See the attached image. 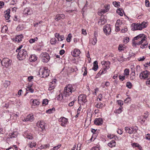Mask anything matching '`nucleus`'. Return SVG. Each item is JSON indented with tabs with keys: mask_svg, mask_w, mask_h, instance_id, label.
<instances>
[{
	"mask_svg": "<svg viewBox=\"0 0 150 150\" xmlns=\"http://www.w3.org/2000/svg\"><path fill=\"white\" fill-rule=\"evenodd\" d=\"M25 137L28 139H33V137L30 133H27L25 135Z\"/></svg>",
	"mask_w": 150,
	"mask_h": 150,
	"instance_id": "nucleus-34",
	"label": "nucleus"
},
{
	"mask_svg": "<svg viewBox=\"0 0 150 150\" xmlns=\"http://www.w3.org/2000/svg\"><path fill=\"white\" fill-rule=\"evenodd\" d=\"M132 146L133 147H138L140 150H141V146L139 144L136 143H133L132 145Z\"/></svg>",
	"mask_w": 150,
	"mask_h": 150,
	"instance_id": "nucleus-41",
	"label": "nucleus"
},
{
	"mask_svg": "<svg viewBox=\"0 0 150 150\" xmlns=\"http://www.w3.org/2000/svg\"><path fill=\"white\" fill-rule=\"evenodd\" d=\"M30 102L31 103H32V105H38L40 104L39 101L36 99H31L30 100Z\"/></svg>",
	"mask_w": 150,
	"mask_h": 150,
	"instance_id": "nucleus-18",
	"label": "nucleus"
},
{
	"mask_svg": "<svg viewBox=\"0 0 150 150\" xmlns=\"http://www.w3.org/2000/svg\"><path fill=\"white\" fill-rule=\"evenodd\" d=\"M118 60L119 61L122 62L124 60H125V59L123 58L122 56H120L117 58Z\"/></svg>",
	"mask_w": 150,
	"mask_h": 150,
	"instance_id": "nucleus-45",
	"label": "nucleus"
},
{
	"mask_svg": "<svg viewBox=\"0 0 150 150\" xmlns=\"http://www.w3.org/2000/svg\"><path fill=\"white\" fill-rule=\"evenodd\" d=\"M132 84L130 82H128L126 83V86L129 88H131L132 87Z\"/></svg>",
	"mask_w": 150,
	"mask_h": 150,
	"instance_id": "nucleus-50",
	"label": "nucleus"
},
{
	"mask_svg": "<svg viewBox=\"0 0 150 150\" xmlns=\"http://www.w3.org/2000/svg\"><path fill=\"white\" fill-rule=\"evenodd\" d=\"M135 74L134 71L132 72V75L130 76V79L132 80H133L135 79Z\"/></svg>",
	"mask_w": 150,
	"mask_h": 150,
	"instance_id": "nucleus-49",
	"label": "nucleus"
},
{
	"mask_svg": "<svg viewBox=\"0 0 150 150\" xmlns=\"http://www.w3.org/2000/svg\"><path fill=\"white\" fill-rule=\"evenodd\" d=\"M125 130L126 132L129 134H132L133 133V129L131 128L128 127H125Z\"/></svg>",
	"mask_w": 150,
	"mask_h": 150,
	"instance_id": "nucleus-22",
	"label": "nucleus"
},
{
	"mask_svg": "<svg viewBox=\"0 0 150 150\" xmlns=\"http://www.w3.org/2000/svg\"><path fill=\"white\" fill-rule=\"evenodd\" d=\"M97 42V38H92L91 40H90V41L89 42V43L90 44H91L93 45H95L96 43Z\"/></svg>",
	"mask_w": 150,
	"mask_h": 150,
	"instance_id": "nucleus-25",
	"label": "nucleus"
},
{
	"mask_svg": "<svg viewBox=\"0 0 150 150\" xmlns=\"http://www.w3.org/2000/svg\"><path fill=\"white\" fill-rule=\"evenodd\" d=\"M150 74V73L148 71L145 70L141 73L139 75V77L141 79H144L147 78Z\"/></svg>",
	"mask_w": 150,
	"mask_h": 150,
	"instance_id": "nucleus-9",
	"label": "nucleus"
},
{
	"mask_svg": "<svg viewBox=\"0 0 150 150\" xmlns=\"http://www.w3.org/2000/svg\"><path fill=\"white\" fill-rule=\"evenodd\" d=\"M116 142L114 140H112L109 143L108 145L111 147H112L115 146Z\"/></svg>",
	"mask_w": 150,
	"mask_h": 150,
	"instance_id": "nucleus-27",
	"label": "nucleus"
},
{
	"mask_svg": "<svg viewBox=\"0 0 150 150\" xmlns=\"http://www.w3.org/2000/svg\"><path fill=\"white\" fill-rule=\"evenodd\" d=\"M140 24L137 23H132L131 25V29L132 30H141L140 27Z\"/></svg>",
	"mask_w": 150,
	"mask_h": 150,
	"instance_id": "nucleus-12",
	"label": "nucleus"
},
{
	"mask_svg": "<svg viewBox=\"0 0 150 150\" xmlns=\"http://www.w3.org/2000/svg\"><path fill=\"white\" fill-rule=\"evenodd\" d=\"M103 96L102 94H99L98 96V98L97 99V100L98 101V99L99 101H101L102 100Z\"/></svg>",
	"mask_w": 150,
	"mask_h": 150,
	"instance_id": "nucleus-58",
	"label": "nucleus"
},
{
	"mask_svg": "<svg viewBox=\"0 0 150 150\" xmlns=\"http://www.w3.org/2000/svg\"><path fill=\"white\" fill-rule=\"evenodd\" d=\"M56 39L55 38H52L50 40V43L52 44H55L56 43Z\"/></svg>",
	"mask_w": 150,
	"mask_h": 150,
	"instance_id": "nucleus-42",
	"label": "nucleus"
},
{
	"mask_svg": "<svg viewBox=\"0 0 150 150\" xmlns=\"http://www.w3.org/2000/svg\"><path fill=\"white\" fill-rule=\"evenodd\" d=\"M73 88L71 85H68L64 88L63 93V96L65 97L69 96L73 91Z\"/></svg>",
	"mask_w": 150,
	"mask_h": 150,
	"instance_id": "nucleus-3",
	"label": "nucleus"
},
{
	"mask_svg": "<svg viewBox=\"0 0 150 150\" xmlns=\"http://www.w3.org/2000/svg\"><path fill=\"white\" fill-rule=\"evenodd\" d=\"M122 10L120 8H119L117 9V13L119 15L121 16H122L123 15V14L121 11Z\"/></svg>",
	"mask_w": 150,
	"mask_h": 150,
	"instance_id": "nucleus-48",
	"label": "nucleus"
},
{
	"mask_svg": "<svg viewBox=\"0 0 150 150\" xmlns=\"http://www.w3.org/2000/svg\"><path fill=\"white\" fill-rule=\"evenodd\" d=\"M120 3L118 2L113 1V4L114 6L116 7H119L120 6Z\"/></svg>",
	"mask_w": 150,
	"mask_h": 150,
	"instance_id": "nucleus-39",
	"label": "nucleus"
},
{
	"mask_svg": "<svg viewBox=\"0 0 150 150\" xmlns=\"http://www.w3.org/2000/svg\"><path fill=\"white\" fill-rule=\"evenodd\" d=\"M23 13L24 15H30L32 13V11L30 8H26L24 9Z\"/></svg>",
	"mask_w": 150,
	"mask_h": 150,
	"instance_id": "nucleus-15",
	"label": "nucleus"
},
{
	"mask_svg": "<svg viewBox=\"0 0 150 150\" xmlns=\"http://www.w3.org/2000/svg\"><path fill=\"white\" fill-rule=\"evenodd\" d=\"M61 144H59V145H57V146H56L54 147L53 148V149H52V150H57L58 149H59L61 147Z\"/></svg>",
	"mask_w": 150,
	"mask_h": 150,
	"instance_id": "nucleus-52",
	"label": "nucleus"
},
{
	"mask_svg": "<svg viewBox=\"0 0 150 150\" xmlns=\"http://www.w3.org/2000/svg\"><path fill=\"white\" fill-rule=\"evenodd\" d=\"M119 78L120 80L123 81L125 79V77L124 76H123L122 75H120L119 76Z\"/></svg>",
	"mask_w": 150,
	"mask_h": 150,
	"instance_id": "nucleus-62",
	"label": "nucleus"
},
{
	"mask_svg": "<svg viewBox=\"0 0 150 150\" xmlns=\"http://www.w3.org/2000/svg\"><path fill=\"white\" fill-rule=\"evenodd\" d=\"M38 38L37 37H36L34 38L33 39H30L29 40V42L30 43H33L34 42H35V41H36L38 40Z\"/></svg>",
	"mask_w": 150,
	"mask_h": 150,
	"instance_id": "nucleus-37",
	"label": "nucleus"
},
{
	"mask_svg": "<svg viewBox=\"0 0 150 150\" xmlns=\"http://www.w3.org/2000/svg\"><path fill=\"white\" fill-rule=\"evenodd\" d=\"M83 70H84V72L83 75L84 76H85L87 75V73L86 67H82V71H83Z\"/></svg>",
	"mask_w": 150,
	"mask_h": 150,
	"instance_id": "nucleus-44",
	"label": "nucleus"
},
{
	"mask_svg": "<svg viewBox=\"0 0 150 150\" xmlns=\"http://www.w3.org/2000/svg\"><path fill=\"white\" fill-rule=\"evenodd\" d=\"M80 53V50L78 49H75L74 50L71 52L72 55L74 57L78 56Z\"/></svg>",
	"mask_w": 150,
	"mask_h": 150,
	"instance_id": "nucleus-14",
	"label": "nucleus"
},
{
	"mask_svg": "<svg viewBox=\"0 0 150 150\" xmlns=\"http://www.w3.org/2000/svg\"><path fill=\"white\" fill-rule=\"evenodd\" d=\"M40 72L42 75V77L43 78L46 77L49 75L50 71L46 67L43 69H40Z\"/></svg>",
	"mask_w": 150,
	"mask_h": 150,
	"instance_id": "nucleus-8",
	"label": "nucleus"
},
{
	"mask_svg": "<svg viewBox=\"0 0 150 150\" xmlns=\"http://www.w3.org/2000/svg\"><path fill=\"white\" fill-rule=\"evenodd\" d=\"M105 9L102 10L100 12L98 13V15L99 16H101L103 14L108 12L110 8V6L109 4L105 5L104 6Z\"/></svg>",
	"mask_w": 150,
	"mask_h": 150,
	"instance_id": "nucleus-11",
	"label": "nucleus"
},
{
	"mask_svg": "<svg viewBox=\"0 0 150 150\" xmlns=\"http://www.w3.org/2000/svg\"><path fill=\"white\" fill-rule=\"evenodd\" d=\"M55 110V108H53L51 109H50L48 110H47L46 112V113H48L49 114L52 113Z\"/></svg>",
	"mask_w": 150,
	"mask_h": 150,
	"instance_id": "nucleus-35",
	"label": "nucleus"
},
{
	"mask_svg": "<svg viewBox=\"0 0 150 150\" xmlns=\"http://www.w3.org/2000/svg\"><path fill=\"white\" fill-rule=\"evenodd\" d=\"M129 41V38L128 37H126L125 38L124 40V42L125 43H128Z\"/></svg>",
	"mask_w": 150,
	"mask_h": 150,
	"instance_id": "nucleus-61",
	"label": "nucleus"
},
{
	"mask_svg": "<svg viewBox=\"0 0 150 150\" xmlns=\"http://www.w3.org/2000/svg\"><path fill=\"white\" fill-rule=\"evenodd\" d=\"M10 84V82L8 81H6L4 83V87H7Z\"/></svg>",
	"mask_w": 150,
	"mask_h": 150,
	"instance_id": "nucleus-43",
	"label": "nucleus"
},
{
	"mask_svg": "<svg viewBox=\"0 0 150 150\" xmlns=\"http://www.w3.org/2000/svg\"><path fill=\"white\" fill-rule=\"evenodd\" d=\"M50 146V144H45L43 145H42L40 147V148L41 149H46L47 148L49 147Z\"/></svg>",
	"mask_w": 150,
	"mask_h": 150,
	"instance_id": "nucleus-38",
	"label": "nucleus"
},
{
	"mask_svg": "<svg viewBox=\"0 0 150 150\" xmlns=\"http://www.w3.org/2000/svg\"><path fill=\"white\" fill-rule=\"evenodd\" d=\"M18 135V133L17 132H13L9 134L8 136L9 138H13L17 137Z\"/></svg>",
	"mask_w": 150,
	"mask_h": 150,
	"instance_id": "nucleus-20",
	"label": "nucleus"
},
{
	"mask_svg": "<svg viewBox=\"0 0 150 150\" xmlns=\"http://www.w3.org/2000/svg\"><path fill=\"white\" fill-rule=\"evenodd\" d=\"M72 37V35L71 34L69 33L67 38V42H70V39Z\"/></svg>",
	"mask_w": 150,
	"mask_h": 150,
	"instance_id": "nucleus-51",
	"label": "nucleus"
},
{
	"mask_svg": "<svg viewBox=\"0 0 150 150\" xmlns=\"http://www.w3.org/2000/svg\"><path fill=\"white\" fill-rule=\"evenodd\" d=\"M98 69V62L96 61L93 63V66L92 68V69L96 71Z\"/></svg>",
	"mask_w": 150,
	"mask_h": 150,
	"instance_id": "nucleus-24",
	"label": "nucleus"
},
{
	"mask_svg": "<svg viewBox=\"0 0 150 150\" xmlns=\"http://www.w3.org/2000/svg\"><path fill=\"white\" fill-rule=\"evenodd\" d=\"M120 20H117L115 24V26H120Z\"/></svg>",
	"mask_w": 150,
	"mask_h": 150,
	"instance_id": "nucleus-60",
	"label": "nucleus"
},
{
	"mask_svg": "<svg viewBox=\"0 0 150 150\" xmlns=\"http://www.w3.org/2000/svg\"><path fill=\"white\" fill-rule=\"evenodd\" d=\"M131 101V98L129 97H128L125 100L124 102L125 103H127Z\"/></svg>",
	"mask_w": 150,
	"mask_h": 150,
	"instance_id": "nucleus-59",
	"label": "nucleus"
},
{
	"mask_svg": "<svg viewBox=\"0 0 150 150\" xmlns=\"http://www.w3.org/2000/svg\"><path fill=\"white\" fill-rule=\"evenodd\" d=\"M102 74H103V72L102 71H101V70L98 73V74H97L96 77V78H98L99 77H100V75Z\"/></svg>",
	"mask_w": 150,
	"mask_h": 150,
	"instance_id": "nucleus-55",
	"label": "nucleus"
},
{
	"mask_svg": "<svg viewBox=\"0 0 150 150\" xmlns=\"http://www.w3.org/2000/svg\"><path fill=\"white\" fill-rule=\"evenodd\" d=\"M145 119L144 118L143 116L139 117L138 118V121L142 124L144 123V122L145 121Z\"/></svg>",
	"mask_w": 150,
	"mask_h": 150,
	"instance_id": "nucleus-31",
	"label": "nucleus"
},
{
	"mask_svg": "<svg viewBox=\"0 0 150 150\" xmlns=\"http://www.w3.org/2000/svg\"><path fill=\"white\" fill-rule=\"evenodd\" d=\"M147 25V23L145 22H143L141 23V24H140L139 26L141 30H142L143 29L146 28Z\"/></svg>",
	"mask_w": 150,
	"mask_h": 150,
	"instance_id": "nucleus-26",
	"label": "nucleus"
},
{
	"mask_svg": "<svg viewBox=\"0 0 150 150\" xmlns=\"http://www.w3.org/2000/svg\"><path fill=\"white\" fill-rule=\"evenodd\" d=\"M129 70L128 69H125L124 71V74L125 75L127 76L129 75Z\"/></svg>",
	"mask_w": 150,
	"mask_h": 150,
	"instance_id": "nucleus-47",
	"label": "nucleus"
},
{
	"mask_svg": "<svg viewBox=\"0 0 150 150\" xmlns=\"http://www.w3.org/2000/svg\"><path fill=\"white\" fill-rule=\"evenodd\" d=\"M56 84V81H52L50 82L49 84V90L51 91L54 88Z\"/></svg>",
	"mask_w": 150,
	"mask_h": 150,
	"instance_id": "nucleus-17",
	"label": "nucleus"
},
{
	"mask_svg": "<svg viewBox=\"0 0 150 150\" xmlns=\"http://www.w3.org/2000/svg\"><path fill=\"white\" fill-rule=\"evenodd\" d=\"M101 64L103 65V67H108L109 66L110 64V62H109L105 61H103L101 62Z\"/></svg>",
	"mask_w": 150,
	"mask_h": 150,
	"instance_id": "nucleus-28",
	"label": "nucleus"
},
{
	"mask_svg": "<svg viewBox=\"0 0 150 150\" xmlns=\"http://www.w3.org/2000/svg\"><path fill=\"white\" fill-rule=\"evenodd\" d=\"M104 105L103 103H97L95 105V107L98 108H102L104 106Z\"/></svg>",
	"mask_w": 150,
	"mask_h": 150,
	"instance_id": "nucleus-30",
	"label": "nucleus"
},
{
	"mask_svg": "<svg viewBox=\"0 0 150 150\" xmlns=\"http://www.w3.org/2000/svg\"><path fill=\"white\" fill-rule=\"evenodd\" d=\"M18 52L17 57L18 59L20 60H24L28 57V53L25 50L22 49Z\"/></svg>",
	"mask_w": 150,
	"mask_h": 150,
	"instance_id": "nucleus-2",
	"label": "nucleus"
},
{
	"mask_svg": "<svg viewBox=\"0 0 150 150\" xmlns=\"http://www.w3.org/2000/svg\"><path fill=\"white\" fill-rule=\"evenodd\" d=\"M36 125L38 127L40 128L42 130H43L45 128V124L43 121H38L36 124Z\"/></svg>",
	"mask_w": 150,
	"mask_h": 150,
	"instance_id": "nucleus-13",
	"label": "nucleus"
},
{
	"mask_svg": "<svg viewBox=\"0 0 150 150\" xmlns=\"http://www.w3.org/2000/svg\"><path fill=\"white\" fill-rule=\"evenodd\" d=\"M48 102V100L47 99H44L42 101V104L43 106H45L47 104Z\"/></svg>",
	"mask_w": 150,
	"mask_h": 150,
	"instance_id": "nucleus-46",
	"label": "nucleus"
},
{
	"mask_svg": "<svg viewBox=\"0 0 150 150\" xmlns=\"http://www.w3.org/2000/svg\"><path fill=\"white\" fill-rule=\"evenodd\" d=\"M78 101L79 104H83L87 101L86 96L83 94H81L78 97Z\"/></svg>",
	"mask_w": 150,
	"mask_h": 150,
	"instance_id": "nucleus-6",
	"label": "nucleus"
},
{
	"mask_svg": "<svg viewBox=\"0 0 150 150\" xmlns=\"http://www.w3.org/2000/svg\"><path fill=\"white\" fill-rule=\"evenodd\" d=\"M26 117L27 118V119L28 120V121L32 122L33 120L34 119V117H33V115H27Z\"/></svg>",
	"mask_w": 150,
	"mask_h": 150,
	"instance_id": "nucleus-29",
	"label": "nucleus"
},
{
	"mask_svg": "<svg viewBox=\"0 0 150 150\" xmlns=\"http://www.w3.org/2000/svg\"><path fill=\"white\" fill-rule=\"evenodd\" d=\"M36 145V143L34 142H30L28 144V145L30 147L32 148L33 147L35 146Z\"/></svg>",
	"mask_w": 150,
	"mask_h": 150,
	"instance_id": "nucleus-32",
	"label": "nucleus"
},
{
	"mask_svg": "<svg viewBox=\"0 0 150 150\" xmlns=\"http://www.w3.org/2000/svg\"><path fill=\"white\" fill-rule=\"evenodd\" d=\"M68 119L66 118L62 117L59 118L58 121L59 122H61V125L63 127H65L66 125H67L68 122Z\"/></svg>",
	"mask_w": 150,
	"mask_h": 150,
	"instance_id": "nucleus-10",
	"label": "nucleus"
},
{
	"mask_svg": "<svg viewBox=\"0 0 150 150\" xmlns=\"http://www.w3.org/2000/svg\"><path fill=\"white\" fill-rule=\"evenodd\" d=\"M8 30V27L7 26L5 25L3 27L1 31L2 33H5Z\"/></svg>",
	"mask_w": 150,
	"mask_h": 150,
	"instance_id": "nucleus-40",
	"label": "nucleus"
},
{
	"mask_svg": "<svg viewBox=\"0 0 150 150\" xmlns=\"http://www.w3.org/2000/svg\"><path fill=\"white\" fill-rule=\"evenodd\" d=\"M63 96H63V94L62 95H60V94H59L57 96V100H61L63 98Z\"/></svg>",
	"mask_w": 150,
	"mask_h": 150,
	"instance_id": "nucleus-54",
	"label": "nucleus"
},
{
	"mask_svg": "<svg viewBox=\"0 0 150 150\" xmlns=\"http://www.w3.org/2000/svg\"><path fill=\"white\" fill-rule=\"evenodd\" d=\"M117 102H118V105H119L121 106H122L123 105V102L122 100H118Z\"/></svg>",
	"mask_w": 150,
	"mask_h": 150,
	"instance_id": "nucleus-63",
	"label": "nucleus"
},
{
	"mask_svg": "<svg viewBox=\"0 0 150 150\" xmlns=\"http://www.w3.org/2000/svg\"><path fill=\"white\" fill-rule=\"evenodd\" d=\"M23 36L22 35H20L17 36L15 38V41L18 42H20L22 40V39Z\"/></svg>",
	"mask_w": 150,
	"mask_h": 150,
	"instance_id": "nucleus-23",
	"label": "nucleus"
},
{
	"mask_svg": "<svg viewBox=\"0 0 150 150\" xmlns=\"http://www.w3.org/2000/svg\"><path fill=\"white\" fill-rule=\"evenodd\" d=\"M103 69L101 70L103 72V74H105L107 71V70L109 68V66L108 67L106 66L105 67H103Z\"/></svg>",
	"mask_w": 150,
	"mask_h": 150,
	"instance_id": "nucleus-36",
	"label": "nucleus"
},
{
	"mask_svg": "<svg viewBox=\"0 0 150 150\" xmlns=\"http://www.w3.org/2000/svg\"><path fill=\"white\" fill-rule=\"evenodd\" d=\"M102 74H103V72L102 71H101V70L98 73V74H97L96 77V78H98L99 77H100V75Z\"/></svg>",
	"mask_w": 150,
	"mask_h": 150,
	"instance_id": "nucleus-56",
	"label": "nucleus"
},
{
	"mask_svg": "<svg viewBox=\"0 0 150 150\" xmlns=\"http://www.w3.org/2000/svg\"><path fill=\"white\" fill-rule=\"evenodd\" d=\"M59 38V39H58L59 41H62L64 39V37L63 35H60Z\"/></svg>",
	"mask_w": 150,
	"mask_h": 150,
	"instance_id": "nucleus-57",
	"label": "nucleus"
},
{
	"mask_svg": "<svg viewBox=\"0 0 150 150\" xmlns=\"http://www.w3.org/2000/svg\"><path fill=\"white\" fill-rule=\"evenodd\" d=\"M106 22V20L105 18L103 17L100 19V20L98 22V24L99 25H103L105 24V23Z\"/></svg>",
	"mask_w": 150,
	"mask_h": 150,
	"instance_id": "nucleus-19",
	"label": "nucleus"
},
{
	"mask_svg": "<svg viewBox=\"0 0 150 150\" xmlns=\"http://www.w3.org/2000/svg\"><path fill=\"white\" fill-rule=\"evenodd\" d=\"M94 122L95 125H99L102 124L103 121L102 119L101 118H96L94 120Z\"/></svg>",
	"mask_w": 150,
	"mask_h": 150,
	"instance_id": "nucleus-16",
	"label": "nucleus"
},
{
	"mask_svg": "<svg viewBox=\"0 0 150 150\" xmlns=\"http://www.w3.org/2000/svg\"><path fill=\"white\" fill-rule=\"evenodd\" d=\"M111 25L110 24H107L103 27V30L104 33L106 35H110L111 32Z\"/></svg>",
	"mask_w": 150,
	"mask_h": 150,
	"instance_id": "nucleus-7",
	"label": "nucleus"
},
{
	"mask_svg": "<svg viewBox=\"0 0 150 150\" xmlns=\"http://www.w3.org/2000/svg\"><path fill=\"white\" fill-rule=\"evenodd\" d=\"M10 11H6V13L4 15V16L6 20H8L10 16Z\"/></svg>",
	"mask_w": 150,
	"mask_h": 150,
	"instance_id": "nucleus-33",
	"label": "nucleus"
},
{
	"mask_svg": "<svg viewBox=\"0 0 150 150\" xmlns=\"http://www.w3.org/2000/svg\"><path fill=\"white\" fill-rule=\"evenodd\" d=\"M38 57L35 54L31 55L29 57V60L30 62H34L37 59Z\"/></svg>",
	"mask_w": 150,
	"mask_h": 150,
	"instance_id": "nucleus-21",
	"label": "nucleus"
},
{
	"mask_svg": "<svg viewBox=\"0 0 150 150\" xmlns=\"http://www.w3.org/2000/svg\"><path fill=\"white\" fill-rule=\"evenodd\" d=\"M1 62L3 66L8 67L11 65V61L8 58H4L1 61Z\"/></svg>",
	"mask_w": 150,
	"mask_h": 150,
	"instance_id": "nucleus-5",
	"label": "nucleus"
},
{
	"mask_svg": "<svg viewBox=\"0 0 150 150\" xmlns=\"http://www.w3.org/2000/svg\"><path fill=\"white\" fill-rule=\"evenodd\" d=\"M146 36L144 34H140L134 37L132 43L133 47L141 45L140 47L142 49L146 48L147 47L148 42L146 41Z\"/></svg>",
	"mask_w": 150,
	"mask_h": 150,
	"instance_id": "nucleus-1",
	"label": "nucleus"
},
{
	"mask_svg": "<svg viewBox=\"0 0 150 150\" xmlns=\"http://www.w3.org/2000/svg\"><path fill=\"white\" fill-rule=\"evenodd\" d=\"M23 47V45H20L18 47L16 50V52H18V51H20L21 50Z\"/></svg>",
	"mask_w": 150,
	"mask_h": 150,
	"instance_id": "nucleus-64",
	"label": "nucleus"
},
{
	"mask_svg": "<svg viewBox=\"0 0 150 150\" xmlns=\"http://www.w3.org/2000/svg\"><path fill=\"white\" fill-rule=\"evenodd\" d=\"M40 59L43 62L47 63L50 59V57L48 53L45 52L41 53L40 55Z\"/></svg>",
	"mask_w": 150,
	"mask_h": 150,
	"instance_id": "nucleus-4",
	"label": "nucleus"
},
{
	"mask_svg": "<svg viewBox=\"0 0 150 150\" xmlns=\"http://www.w3.org/2000/svg\"><path fill=\"white\" fill-rule=\"evenodd\" d=\"M61 19L60 14L57 15L55 18V19L57 21L60 20Z\"/></svg>",
	"mask_w": 150,
	"mask_h": 150,
	"instance_id": "nucleus-53",
	"label": "nucleus"
}]
</instances>
